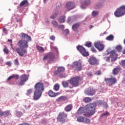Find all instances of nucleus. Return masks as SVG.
I'll return each instance as SVG.
<instances>
[{
  "mask_svg": "<svg viewBox=\"0 0 125 125\" xmlns=\"http://www.w3.org/2000/svg\"><path fill=\"white\" fill-rule=\"evenodd\" d=\"M20 37L21 40L18 41L17 45L19 47L16 49V51L20 56L24 57V56L27 55V49L29 46L28 42H31L32 38H31V36H29L25 33L21 34Z\"/></svg>",
  "mask_w": 125,
  "mask_h": 125,
  "instance_id": "f257e3e1",
  "label": "nucleus"
},
{
  "mask_svg": "<svg viewBox=\"0 0 125 125\" xmlns=\"http://www.w3.org/2000/svg\"><path fill=\"white\" fill-rule=\"evenodd\" d=\"M34 93L33 99L34 100H38L41 98L42 92L44 91V85L43 83L38 82L34 85Z\"/></svg>",
  "mask_w": 125,
  "mask_h": 125,
  "instance_id": "f03ea898",
  "label": "nucleus"
},
{
  "mask_svg": "<svg viewBox=\"0 0 125 125\" xmlns=\"http://www.w3.org/2000/svg\"><path fill=\"white\" fill-rule=\"evenodd\" d=\"M95 107H96L95 104L93 103L87 104L85 107L86 109L85 116L89 117L90 116L94 115L95 114Z\"/></svg>",
  "mask_w": 125,
  "mask_h": 125,
  "instance_id": "7ed1b4c3",
  "label": "nucleus"
},
{
  "mask_svg": "<svg viewBox=\"0 0 125 125\" xmlns=\"http://www.w3.org/2000/svg\"><path fill=\"white\" fill-rule=\"evenodd\" d=\"M110 55L108 57H105L104 59L106 61V62H110V59L111 57V62H115L117 59H118V54H117V51L113 50L110 52Z\"/></svg>",
  "mask_w": 125,
  "mask_h": 125,
  "instance_id": "20e7f679",
  "label": "nucleus"
},
{
  "mask_svg": "<svg viewBox=\"0 0 125 125\" xmlns=\"http://www.w3.org/2000/svg\"><path fill=\"white\" fill-rule=\"evenodd\" d=\"M82 80L83 79L80 76H76L68 80V82L72 86L77 87V86H79L80 82H82Z\"/></svg>",
  "mask_w": 125,
  "mask_h": 125,
  "instance_id": "39448f33",
  "label": "nucleus"
},
{
  "mask_svg": "<svg viewBox=\"0 0 125 125\" xmlns=\"http://www.w3.org/2000/svg\"><path fill=\"white\" fill-rule=\"evenodd\" d=\"M125 15V5H122L119 8H117L114 12V15L116 17H121Z\"/></svg>",
  "mask_w": 125,
  "mask_h": 125,
  "instance_id": "423d86ee",
  "label": "nucleus"
},
{
  "mask_svg": "<svg viewBox=\"0 0 125 125\" xmlns=\"http://www.w3.org/2000/svg\"><path fill=\"white\" fill-rule=\"evenodd\" d=\"M67 113L62 112H60L58 117H57V120L58 122H60V123H62V124H64L66 122V119H67Z\"/></svg>",
  "mask_w": 125,
  "mask_h": 125,
  "instance_id": "0eeeda50",
  "label": "nucleus"
},
{
  "mask_svg": "<svg viewBox=\"0 0 125 125\" xmlns=\"http://www.w3.org/2000/svg\"><path fill=\"white\" fill-rule=\"evenodd\" d=\"M77 48L78 51H80V53H81V54H82V55L84 57L89 55L88 52H87L85 48H84L83 46L78 45L77 46Z\"/></svg>",
  "mask_w": 125,
  "mask_h": 125,
  "instance_id": "6e6552de",
  "label": "nucleus"
},
{
  "mask_svg": "<svg viewBox=\"0 0 125 125\" xmlns=\"http://www.w3.org/2000/svg\"><path fill=\"white\" fill-rule=\"evenodd\" d=\"M105 83L107 85L109 86H112V85H114L117 83V79L115 78L111 77L110 78H105L104 79Z\"/></svg>",
  "mask_w": 125,
  "mask_h": 125,
  "instance_id": "1a4fd4ad",
  "label": "nucleus"
},
{
  "mask_svg": "<svg viewBox=\"0 0 125 125\" xmlns=\"http://www.w3.org/2000/svg\"><path fill=\"white\" fill-rule=\"evenodd\" d=\"M96 92V91H95V89L91 87L87 88L84 91L85 94L88 95L89 96H93V95H95Z\"/></svg>",
  "mask_w": 125,
  "mask_h": 125,
  "instance_id": "9d476101",
  "label": "nucleus"
},
{
  "mask_svg": "<svg viewBox=\"0 0 125 125\" xmlns=\"http://www.w3.org/2000/svg\"><path fill=\"white\" fill-rule=\"evenodd\" d=\"M20 79L21 81L19 83H18V84H19V85L22 86L25 84V83L28 81L29 77H28V75L26 74H23L20 76Z\"/></svg>",
  "mask_w": 125,
  "mask_h": 125,
  "instance_id": "9b49d317",
  "label": "nucleus"
},
{
  "mask_svg": "<svg viewBox=\"0 0 125 125\" xmlns=\"http://www.w3.org/2000/svg\"><path fill=\"white\" fill-rule=\"evenodd\" d=\"M72 67L76 70V71H82L83 69V66H82V63L79 62H75L73 63Z\"/></svg>",
  "mask_w": 125,
  "mask_h": 125,
  "instance_id": "f8f14e48",
  "label": "nucleus"
},
{
  "mask_svg": "<svg viewBox=\"0 0 125 125\" xmlns=\"http://www.w3.org/2000/svg\"><path fill=\"white\" fill-rule=\"evenodd\" d=\"M75 6V3L73 2H67L65 5V8H66V10L70 11V10L74 9Z\"/></svg>",
  "mask_w": 125,
  "mask_h": 125,
  "instance_id": "ddd939ff",
  "label": "nucleus"
},
{
  "mask_svg": "<svg viewBox=\"0 0 125 125\" xmlns=\"http://www.w3.org/2000/svg\"><path fill=\"white\" fill-rule=\"evenodd\" d=\"M94 45L96 48H97L99 51H102L104 49V44L100 42H96L94 43Z\"/></svg>",
  "mask_w": 125,
  "mask_h": 125,
  "instance_id": "4468645a",
  "label": "nucleus"
},
{
  "mask_svg": "<svg viewBox=\"0 0 125 125\" xmlns=\"http://www.w3.org/2000/svg\"><path fill=\"white\" fill-rule=\"evenodd\" d=\"M77 122L79 123H85V124H89L90 123V119L84 118L83 116H80L77 118Z\"/></svg>",
  "mask_w": 125,
  "mask_h": 125,
  "instance_id": "2eb2a0df",
  "label": "nucleus"
},
{
  "mask_svg": "<svg viewBox=\"0 0 125 125\" xmlns=\"http://www.w3.org/2000/svg\"><path fill=\"white\" fill-rule=\"evenodd\" d=\"M47 59H49L50 61H54V54L51 52L48 53L47 55L44 57L43 60H47Z\"/></svg>",
  "mask_w": 125,
  "mask_h": 125,
  "instance_id": "dca6fc26",
  "label": "nucleus"
},
{
  "mask_svg": "<svg viewBox=\"0 0 125 125\" xmlns=\"http://www.w3.org/2000/svg\"><path fill=\"white\" fill-rule=\"evenodd\" d=\"M88 62L90 64V65H97L98 64L97 59L94 57H90L88 59Z\"/></svg>",
  "mask_w": 125,
  "mask_h": 125,
  "instance_id": "f3484780",
  "label": "nucleus"
},
{
  "mask_svg": "<svg viewBox=\"0 0 125 125\" xmlns=\"http://www.w3.org/2000/svg\"><path fill=\"white\" fill-rule=\"evenodd\" d=\"M60 94V93H55L52 91V90H50L48 92V95L50 97H56V96H58V95H59Z\"/></svg>",
  "mask_w": 125,
  "mask_h": 125,
  "instance_id": "a211bd4d",
  "label": "nucleus"
},
{
  "mask_svg": "<svg viewBox=\"0 0 125 125\" xmlns=\"http://www.w3.org/2000/svg\"><path fill=\"white\" fill-rule=\"evenodd\" d=\"M85 113H86V109L85 107H80L78 110V113L79 115L83 114V115L85 116Z\"/></svg>",
  "mask_w": 125,
  "mask_h": 125,
  "instance_id": "6ab92c4d",
  "label": "nucleus"
},
{
  "mask_svg": "<svg viewBox=\"0 0 125 125\" xmlns=\"http://www.w3.org/2000/svg\"><path fill=\"white\" fill-rule=\"evenodd\" d=\"M65 71V68L63 67H58V69L54 71L55 75H59L60 73H62V72H64Z\"/></svg>",
  "mask_w": 125,
  "mask_h": 125,
  "instance_id": "aec40b11",
  "label": "nucleus"
},
{
  "mask_svg": "<svg viewBox=\"0 0 125 125\" xmlns=\"http://www.w3.org/2000/svg\"><path fill=\"white\" fill-rule=\"evenodd\" d=\"M20 6L22 7L24 6V7H27L29 6V2L28 0H23L20 4Z\"/></svg>",
  "mask_w": 125,
  "mask_h": 125,
  "instance_id": "412c9836",
  "label": "nucleus"
},
{
  "mask_svg": "<svg viewBox=\"0 0 125 125\" xmlns=\"http://www.w3.org/2000/svg\"><path fill=\"white\" fill-rule=\"evenodd\" d=\"M79 27L80 23H76L72 25V29L74 32H77L78 33L79 32V31H78V29H79Z\"/></svg>",
  "mask_w": 125,
  "mask_h": 125,
  "instance_id": "4be33fe9",
  "label": "nucleus"
},
{
  "mask_svg": "<svg viewBox=\"0 0 125 125\" xmlns=\"http://www.w3.org/2000/svg\"><path fill=\"white\" fill-rule=\"evenodd\" d=\"M119 71H121V67L116 66L112 71L113 75H118Z\"/></svg>",
  "mask_w": 125,
  "mask_h": 125,
  "instance_id": "5701e85b",
  "label": "nucleus"
},
{
  "mask_svg": "<svg viewBox=\"0 0 125 125\" xmlns=\"http://www.w3.org/2000/svg\"><path fill=\"white\" fill-rule=\"evenodd\" d=\"M72 109H73V104H69L66 106V107L64 108V110L65 112H70Z\"/></svg>",
  "mask_w": 125,
  "mask_h": 125,
  "instance_id": "b1692460",
  "label": "nucleus"
},
{
  "mask_svg": "<svg viewBox=\"0 0 125 125\" xmlns=\"http://www.w3.org/2000/svg\"><path fill=\"white\" fill-rule=\"evenodd\" d=\"M14 78H15L16 80H18L19 79V75L13 74L12 76L8 77L7 81H10V80H12V79H14Z\"/></svg>",
  "mask_w": 125,
  "mask_h": 125,
  "instance_id": "393cba45",
  "label": "nucleus"
},
{
  "mask_svg": "<svg viewBox=\"0 0 125 125\" xmlns=\"http://www.w3.org/2000/svg\"><path fill=\"white\" fill-rule=\"evenodd\" d=\"M61 100H63V101L67 100V96H62L56 99V101H57V102H59V101H61Z\"/></svg>",
  "mask_w": 125,
  "mask_h": 125,
  "instance_id": "a878e982",
  "label": "nucleus"
},
{
  "mask_svg": "<svg viewBox=\"0 0 125 125\" xmlns=\"http://www.w3.org/2000/svg\"><path fill=\"white\" fill-rule=\"evenodd\" d=\"M62 86L64 88L69 87V83L68 81H63L62 82Z\"/></svg>",
  "mask_w": 125,
  "mask_h": 125,
  "instance_id": "bb28decb",
  "label": "nucleus"
},
{
  "mask_svg": "<svg viewBox=\"0 0 125 125\" xmlns=\"http://www.w3.org/2000/svg\"><path fill=\"white\" fill-rule=\"evenodd\" d=\"M83 102H84V103H88V102H91V98H90L89 97H85L83 99Z\"/></svg>",
  "mask_w": 125,
  "mask_h": 125,
  "instance_id": "cd10ccee",
  "label": "nucleus"
},
{
  "mask_svg": "<svg viewBox=\"0 0 125 125\" xmlns=\"http://www.w3.org/2000/svg\"><path fill=\"white\" fill-rule=\"evenodd\" d=\"M58 21L60 23H64L65 22V16L61 17L58 19Z\"/></svg>",
  "mask_w": 125,
  "mask_h": 125,
  "instance_id": "c85d7f7f",
  "label": "nucleus"
},
{
  "mask_svg": "<svg viewBox=\"0 0 125 125\" xmlns=\"http://www.w3.org/2000/svg\"><path fill=\"white\" fill-rule=\"evenodd\" d=\"M106 41H113L114 40V36H113L112 35H110L106 37Z\"/></svg>",
  "mask_w": 125,
  "mask_h": 125,
  "instance_id": "c756f323",
  "label": "nucleus"
},
{
  "mask_svg": "<svg viewBox=\"0 0 125 125\" xmlns=\"http://www.w3.org/2000/svg\"><path fill=\"white\" fill-rule=\"evenodd\" d=\"M116 49L118 51V52H121L122 51V49H123V47L121 45H118L116 46Z\"/></svg>",
  "mask_w": 125,
  "mask_h": 125,
  "instance_id": "7c9ffc66",
  "label": "nucleus"
},
{
  "mask_svg": "<svg viewBox=\"0 0 125 125\" xmlns=\"http://www.w3.org/2000/svg\"><path fill=\"white\" fill-rule=\"evenodd\" d=\"M98 14H99V12H98V11H93L92 12V15L93 17H96V16H98Z\"/></svg>",
  "mask_w": 125,
  "mask_h": 125,
  "instance_id": "2f4dec72",
  "label": "nucleus"
},
{
  "mask_svg": "<svg viewBox=\"0 0 125 125\" xmlns=\"http://www.w3.org/2000/svg\"><path fill=\"white\" fill-rule=\"evenodd\" d=\"M59 88H60V86L59 84L56 83L54 86V89L55 91H58V90H59Z\"/></svg>",
  "mask_w": 125,
  "mask_h": 125,
  "instance_id": "473e14b6",
  "label": "nucleus"
},
{
  "mask_svg": "<svg viewBox=\"0 0 125 125\" xmlns=\"http://www.w3.org/2000/svg\"><path fill=\"white\" fill-rule=\"evenodd\" d=\"M102 3H99L97 5H95L94 6V8L95 9H98V8H100V7H102Z\"/></svg>",
  "mask_w": 125,
  "mask_h": 125,
  "instance_id": "72a5a7b5",
  "label": "nucleus"
},
{
  "mask_svg": "<svg viewBox=\"0 0 125 125\" xmlns=\"http://www.w3.org/2000/svg\"><path fill=\"white\" fill-rule=\"evenodd\" d=\"M92 44V43L91 42H86L85 44V45L87 47H91Z\"/></svg>",
  "mask_w": 125,
  "mask_h": 125,
  "instance_id": "f704fd0d",
  "label": "nucleus"
},
{
  "mask_svg": "<svg viewBox=\"0 0 125 125\" xmlns=\"http://www.w3.org/2000/svg\"><path fill=\"white\" fill-rule=\"evenodd\" d=\"M10 112L9 110H7L6 111L2 112V116H8L9 115Z\"/></svg>",
  "mask_w": 125,
  "mask_h": 125,
  "instance_id": "c9c22d12",
  "label": "nucleus"
},
{
  "mask_svg": "<svg viewBox=\"0 0 125 125\" xmlns=\"http://www.w3.org/2000/svg\"><path fill=\"white\" fill-rule=\"evenodd\" d=\"M51 23L53 25V27H56L57 26H58V22H57L56 21H52Z\"/></svg>",
  "mask_w": 125,
  "mask_h": 125,
  "instance_id": "e433bc0d",
  "label": "nucleus"
},
{
  "mask_svg": "<svg viewBox=\"0 0 125 125\" xmlns=\"http://www.w3.org/2000/svg\"><path fill=\"white\" fill-rule=\"evenodd\" d=\"M57 16H58V14H57V13H55L50 16V18L51 19H55V18H56Z\"/></svg>",
  "mask_w": 125,
  "mask_h": 125,
  "instance_id": "4c0bfd02",
  "label": "nucleus"
},
{
  "mask_svg": "<svg viewBox=\"0 0 125 125\" xmlns=\"http://www.w3.org/2000/svg\"><path fill=\"white\" fill-rule=\"evenodd\" d=\"M37 49L39 51H41L43 52L44 51V49L42 47H41L40 46H37Z\"/></svg>",
  "mask_w": 125,
  "mask_h": 125,
  "instance_id": "58836bf2",
  "label": "nucleus"
},
{
  "mask_svg": "<svg viewBox=\"0 0 125 125\" xmlns=\"http://www.w3.org/2000/svg\"><path fill=\"white\" fill-rule=\"evenodd\" d=\"M33 92V89H29L27 90V93L26 94V95H30L31 93Z\"/></svg>",
  "mask_w": 125,
  "mask_h": 125,
  "instance_id": "ea45409f",
  "label": "nucleus"
},
{
  "mask_svg": "<svg viewBox=\"0 0 125 125\" xmlns=\"http://www.w3.org/2000/svg\"><path fill=\"white\" fill-rule=\"evenodd\" d=\"M83 4L84 5H88V4H90V0H87L84 1Z\"/></svg>",
  "mask_w": 125,
  "mask_h": 125,
  "instance_id": "a19ab883",
  "label": "nucleus"
},
{
  "mask_svg": "<svg viewBox=\"0 0 125 125\" xmlns=\"http://www.w3.org/2000/svg\"><path fill=\"white\" fill-rule=\"evenodd\" d=\"M3 52L6 53V54H8L9 53V51L8 50V49L6 47H5L3 49Z\"/></svg>",
  "mask_w": 125,
  "mask_h": 125,
  "instance_id": "79ce46f5",
  "label": "nucleus"
},
{
  "mask_svg": "<svg viewBox=\"0 0 125 125\" xmlns=\"http://www.w3.org/2000/svg\"><path fill=\"white\" fill-rule=\"evenodd\" d=\"M15 65L16 66H18L19 65V61H18V59H15L14 61Z\"/></svg>",
  "mask_w": 125,
  "mask_h": 125,
  "instance_id": "37998d69",
  "label": "nucleus"
},
{
  "mask_svg": "<svg viewBox=\"0 0 125 125\" xmlns=\"http://www.w3.org/2000/svg\"><path fill=\"white\" fill-rule=\"evenodd\" d=\"M59 77L61 79H62V78H66V74H60Z\"/></svg>",
  "mask_w": 125,
  "mask_h": 125,
  "instance_id": "c03bdc74",
  "label": "nucleus"
},
{
  "mask_svg": "<svg viewBox=\"0 0 125 125\" xmlns=\"http://www.w3.org/2000/svg\"><path fill=\"white\" fill-rule=\"evenodd\" d=\"M16 114H17V115H18V116H22V115H23V113H22V112H21V111H16Z\"/></svg>",
  "mask_w": 125,
  "mask_h": 125,
  "instance_id": "a18cd8bd",
  "label": "nucleus"
},
{
  "mask_svg": "<svg viewBox=\"0 0 125 125\" xmlns=\"http://www.w3.org/2000/svg\"><path fill=\"white\" fill-rule=\"evenodd\" d=\"M107 115H109V112H108V111H106L105 112L102 114L101 117H103V116H107Z\"/></svg>",
  "mask_w": 125,
  "mask_h": 125,
  "instance_id": "49530a36",
  "label": "nucleus"
},
{
  "mask_svg": "<svg viewBox=\"0 0 125 125\" xmlns=\"http://www.w3.org/2000/svg\"><path fill=\"white\" fill-rule=\"evenodd\" d=\"M121 65L122 66H123V67H124V68H125V60H123L121 62Z\"/></svg>",
  "mask_w": 125,
  "mask_h": 125,
  "instance_id": "de8ad7c7",
  "label": "nucleus"
},
{
  "mask_svg": "<svg viewBox=\"0 0 125 125\" xmlns=\"http://www.w3.org/2000/svg\"><path fill=\"white\" fill-rule=\"evenodd\" d=\"M50 39L51 40V41H55V37L53 35H52L50 37Z\"/></svg>",
  "mask_w": 125,
  "mask_h": 125,
  "instance_id": "09e8293b",
  "label": "nucleus"
},
{
  "mask_svg": "<svg viewBox=\"0 0 125 125\" xmlns=\"http://www.w3.org/2000/svg\"><path fill=\"white\" fill-rule=\"evenodd\" d=\"M91 50L92 52H96V50L95 49V48H94V47L91 48Z\"/></svg>",
  "mask_w": 125,
  "mask_h": 125,
  "instance_id": "8fccbe9b",
  "label": "nucleus"
},
{
  "mask_svg": "<svg viewBox=\"0 0 125 125\" xmlns=\"http://www.w3.org/2000/svg\"><path fill=\"white\" fill-rule=\"evenodd\" d=\"M6 65H7V66H9V67H10L11 66V62H6Z\"/></svg>",
  "mask_w": 125,
  "mask_h": 125,
  "instance_id": "3c124183",
  "label": "nucleus"
},
{
  "mask_svg": "<svg viewBox=\"0 0 125 125\" xmlns=\"http://www.w3.org/2000/svg\"><path fill=\"white\" fill-rule=\"evenodd\" d=\"M58 29H64V25H60L58 26Z\"/></svg>",
  "mask_w": 125,
  "mask_h": 125,
  "instance_id": "603ef678",
  "label": "nucleus"
},
{
  "mask_svg": "<svg viewBox=\"0 0 125 125\" xmlns=\"http://www.w3.org/2000/svg\"><path fill=\"white\" fill-rule=\"evenodd\" d=\"M95 74L99 76V75H101V72L100 71H98L95 73Z\"/></svg>",
  "mask_w": 125,
  "mask_h": 125,
  "instance_id": "864d4df0",
  "label": "nucleus"
},
{
  "mask_svg": "<svg viewBox=\"0 0 125 125\" xmlns=\"http://www.w3.org/2000/svg\"><path fill=\"white\" fill-rule=\"evenodd\" d=\"M64 32H65L66 35L69 34V31L68 29H65L64 30Z\"/></svg>",
  "mask_w": 125,
  "mask_h": 125,
  "instance_id": "5fc2aeb1",
  "label": "nucleus"
},
{
  "mask_svg": "<svg viewBox=\"0 0 125 125\" xmlns=\"http://www.w3.org/2000/svg\"><path fill=\"white\" fill-rule=\"evenodd\" d=\"M3 31L4 32V33H7V29H6V28H3Z\"/></svg>",
  "mask_w": 125,
  "mask_h": 125,
  "instance_id": "6e6d98bb",
  "label": "nucleus"
},
{
  "mask_svg": "<svg viewBox=\"0 0 125 125\" xmlns=\"http://www.w3.org/2000/svg\"><path fill=\"white\" fill-rule=\"evenodd\" d=\"M87 75L88 76V77H91V76H92V73L90 72L88 73Z\"/></svg>",
  "mask_w": 125,
  "mask_h": 125,
  "instance_id": "4d7b16f0",
  "label": "nucleus"
},
{
  "mask_svg": "<svg viewBox=\"0 0 125 125\" xmlns=\"http://www.w3.org/2000/svg\"><path fill=\"white\" fill-rule=\"evenodd\" d=\"M99 1H101L102 3H104V2H105V0H99Z\"/></svg>",
  "mask_w": 125,
  "mask_h": 125,
  "instance_id": "13d9d810",
  "label": "nucleus"
},
{
  "mask_svg": "<svg viewBox=\"0 0 125 125\" xmlns=\"http://www.w3.org/2000/svg\"><path fill=\"white\" fill-rule=\"evenodd\" d=\"M0 117H2V111L0 110Z\"/></svg>",
  "mask_w": 125,
  "mask_h": 125,
  "instance_id": "bf43d9fd",
  "label": "nucleus"
},
{
  "mask_svg": "<svg viewBox=\"0 0 125 125\" xmlns=\"http://www.w3.org/2000/svg\"><path fill=\"white\" fill-rule=\"evenodd\" d=\"M8 42H10V43H12V40H8Z\"/></svg>",
  "mask_w": 125,
  "mask_h": 125,
  "instance_id": "052dcab7",
  "label": "nucleus"
},
{
  "mask_svg": "<svg viewBox=\"0 0 125 125\" xmlns=\"http://www.w3.org/2000/svg\"><path fill=\"white\" fill-rule=\"evenodd\" d=\"M89 28H90V29H91L92 28H93V25H90Z\"/></svg>",
  "mask_w": 125,
  "mask_h": 125,
  "instance_id": "680f3d73",
  "label": "nucleus"
},
{
  "mask_svg": "<svg viewBox=\"0 0 125 125\" xmlns=\"http://www.w3.org/2000/svg\"><path fill=\"white\" fill-rule=\"evenodd\" d=\"M123 54H125V50L123 52Z\"/></svg>",
  "mask_w": 125,
  "mask_h": 125,
  "instance_id": "e2e57ef3",
  "label": "nucleus"
},
{
  "mask_svg": "<svg viewBox=\"0 0 125 125\" xmlns=\"http://www.w3.org/2000/svg\"><path fill=\"white\" fill-rule=\"evenodd\" d=\"M124 44H125V39L124 40Z\"/></svg>",
  "mask_w": 125,
  "mask_h": 125,
  "instance_id": "0e129e2a",
  "label": "nucleus"
},
{
  "mask_svg": "<svg viewBox=\"0 0 125 125\" xmlns=\"http://www.w3.org/2000/svg\"><path fill=\"white\" fill-rule=\"evenodd\" d=\"M69 88H73V87H69Z\"/></svg>",
  "mask_w": 125,
  "mask_h": 125,
  "instance_id": "69168bd1",
  "label": "nucleus"
},
{
  "mask_svg": "<svg viewBox=\"0 0 125 125\" xmlns=\"http://www.w3.org/2000/svg\"><path fill=\"white\" fill-rule=\"evenodd\" d=\"M81 8H83V6H81Z\"/></svg>",
  "mask_w": 125,
  "mask_h": 125,
  "instance_id": "338daca9",
  "label": "nucleus"
},
{
  "mask_svg": "<svg viewBox=\"0 0 125 125\" xmlns=\"http://www.w3.org/2000/svg\"><path fill=\"white\" fill-rule=\"evenodd\" d=\"M0 122H1V120H0Z\"/></svg>",
  "mask_w": 125,
  "mask_h": 125,
  "instance_id": "774afa93",
  "label": "nucleus"
}]
</instances>
